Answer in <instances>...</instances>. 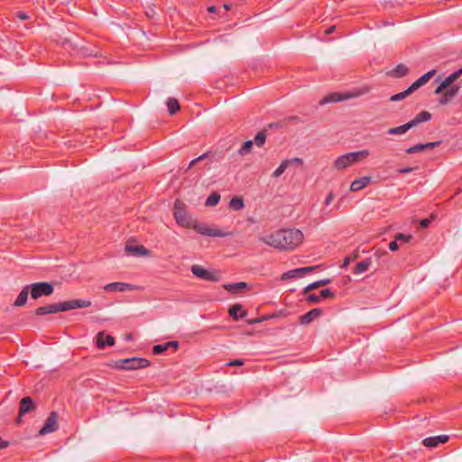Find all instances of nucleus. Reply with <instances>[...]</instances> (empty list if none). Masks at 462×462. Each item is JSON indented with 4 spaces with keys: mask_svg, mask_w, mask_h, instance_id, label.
Wrapping results in <instances>:
<instances>
[{
    "mask_svg": "<svg viewBox=\"0 0 462 462\" xmlns=\"http://www.w3.org/2000/svg\"><path fill=\"white\" fill-rule=\"evenodd\" d=\"M284 161L289 162V167L293 163H296L299 165H301L303 163V160L300 158H292V159H288V160H284Z\"/></svg>",
    "mask_w": 462,
    "mask_h": 462,
    "instance_id": "nucleus-44",
    "label": "nucleus"
},
{
    "mask_svg": "<svg viewBox=\"0 0 462 462\" xmlns=\"http://www.w3.org/2000/svg\"><path fill=\"white\" fill-rule=\"evenodd\" d=\"M354 97H355V95H352L349 93L334 92V93H330L328 96H326L325 97H323L319 103L321 105L328 104V103H336V102H340V101L350 99Z\"/></svg>",
    "mask_w": 462,
    "mask_h": 462,
    "instance_id": "nucleus-9",
    "label": "nucleus"
},
{
    "mask_svg": "<svg viewBox=\"0 0 462 462\" xmlns=\"http://www.w3.org/2000/svg\"><path fill=\"white\" fill-rule=\"evenodd\" d=\"M29 285L23 288L14 303V306L21 307L26 303L29 295Z\"/></svg>",
    "mask_w": 462,
    "mask_h": 462,
    "instance_id": "nucleus-24",
    "label": "nucleus"
},
{
    "mask_svg": "<svg viewBox=\"0 0 462 462\" xmlns=\"http://www.w3.org/2000/svg\"><path fill=\"white\" fill-rule=\"evenodd\" d=\"M349 263H350V258L346 257V258L344 260V264H343V265H344V266H346V265H348V264H349Z\"/></svg>",
    "mask_w": 462,
    "mask_h": 462,
    "instance_id": "nucleus-55",
    "label": "nucleus"
},
{
    "mask_svg": "<svg viewBox=\"0 0 462 462\" xmlns=\"http://www.w3.org/2000/svg\"><path fill=\"white\" fill-rule=\"evenodd\" d=\"M178 346L179 343L177 341H169L164 344L155 345L152 347V352L155 355H161L164 353L166 350H168L170 347L176 349Z\"/></svg>",
    "mask_w": 462,
    "mask_h": 462,
    "instance_id": "nucleus-22",
    "label": "nucleus"
},
{
    "mask_svg": "<svg viewBox=\"0 0 462 462\" xmlns=\"http://www.w3.org/2000/svg\"><path fill=\"white\" fill-rule=\"evenodd\" d=\"M332 200H333V194H332V193H329V194L327 196L326 199H325V204H326L327 206H328V205L331 203V201H332Z\"/></svg>",
    "mask_w": 462,
    "mask_h": 462,
    "instance_id": "nucleus-50",
    "label": "nucleus"
},
{
    "mask_svg": "<svg viewBox=\"0 0 462 462\" xmlns=\"http://www.w3.org/2000/svg\"><path fill=\"white\" fill-rule=\"evenodd\" d=\"M448 439L447 435H439L435 437H429L423 439V444L426 447L433 448L437 447L439 444L445 443Z\"/></svg>",
    "mask_w": 462,
    "mask_h": 462,
    "instance_id": "nucleus-19",
    "label": "nucleus"
},
{
    "mask_svg": "<svg viewBox=\"0 0 462 462\" xmlns=\"http://www.w3.org/2000/svg\"><path fill=\"white\" fill-rule=\"evenodd\" d=\"M252 147H253V141H251V140L246 141L242 145V147L239 149L238 153L240 155H245V154L248 153L251 151Z\"/></svg>",
    "mask_w": 462,
    "mask_h": 462,
    "instance_id": "nucleus-37",
    "label": "nucleus"
},
{
    "mask_svg": "<svg viewBox=\"0 0 462 462\" xmlns=\"http://www.w3.org/2000/svg\"><path fill=\"white\" fill-rule=\"evenodd\" d=\"M226 291L231 293H236L242 289L247 288V283L244 282H236V283H226L223 286Z\"/></svg>",
    "mask_w": 462,
    "mask_h": 462,
    "instance_id": "nucleus-27",
    "label": "nucleus"
},
{
    "mask_svg": "<svg viewBox=\"0 0 462 462\" xmlns=\"http://www.w3.org/2000/svg\"><path fill=\"white\" fill-rule=\"evenodd\" d=\"M150 362L147 359L140 357H132L119 360L117 367L124 370H135L147 367Z\"/></svg>",
    "mask_w": 462,
    "mask_h": 462,
    "instance_id": "nucleus-4",
    "label": "nucleus"
},
{
    "mask_svg": "<svg viewBox=\"0 0 462 462\" xmlns=\"http://www.w3.org/2000/svg\"><path fill=\"white\" fill-rule=\"evenodd\" d=\"M398 248H399V245H398V242L396 240L390 242L389 249L391 251H396Z\"/></svg>",
    "mask_w": 462,
    "mask_h": 462,
    "instance_id": "nucleus-47",
    "label": "nucleus"
},
{
    "mask_svg": "<svg viewBox=\"0 0 462 462\" xmlns=\"http://www.w3.org/2000/svg\"><path fill=\"white\" fill-rule=\"evenodd\" d=\"M436 69H431L428 71L411 85V88L417 90L420 87L426 85L430 81V79L436 74Z\"/></svg>",
    "mask_w": 462,
    "mask_h": 462,
    "instance_id": "nucleus-18",
    "label": "nucleus"
},
{
    "mask_svg": "<svg viewBox=\"0 0 462 462\" xmlns=\"http://www.w3.org/2000/svg\"><path fill=\"white\" fill-rule=\"evenodd\" d=\"M219 200L220 195L218 193L214 192L208 197L205 205L208 207H214L219 202Z\"/></svg>",
    "mask_w": 462,
    "mask_h": 462,
    "instance_id": "nucleus-35",
    "label": "nucleus"
},
{
    "mask_svg": "<svg viewBox=\"0 0 462 462\" xmlns=\"http://www.w3.org/2000/svg\"><path fill=\"white\" fill-rule=\"evenodd\" d=\"M414 91L415 90L413 88H411V86H410L406 90L400 92L398 94L393 95L390 97V101L397 102V101L402 100Z\"/></svg>",
    "mask_w": 462,
    "mask_h": 462,
    "instance_id": "nucleus-31",
    "label": "nucleus"
},
{
    "mask_svg": "<svg viewBox=\"0 0 462 462\" xmlns=\"http://www.w3.org/2000/svg\"><path fill=\"white\" fill-rule=\"evenodd\" d=\"M57 429V415L55 412H51L45 420L43 427L40 430L39 434L46 435L54 432Z\"/></svg>",
    "mask_w": 462,
    "mask_h": 462,
    "instance_id": "nucleus-11",
    "label": "nucleus"
},
{
    "mask_svg": "<svg viewBox=\"0 0 462 462\" xmlns=\"http://www.w3.org/2000/svg\"><path fill=\"white\" fill-rule=\"evenodd\" d=\"M115 339L112 336L106 335L104 331L97 335V346L100 349H104L106 346H114Z\"/></svg>",
    "mask_w": 462,
    "mask_h": 462,
    "instance_id": "nucleus-15",
    "label": "nucleus"
},
{
    "mask_svg": "<svg viewBox=\"0 0 462 462\" xmlns=\"http://www.w3.org/2000/svg\"><path fill=\"white\" fill-rule=\"evenodd\" d=\"M138 286H135L134 284L126 283V282H111L106 284L104 287V290L106 291H134L137 290Z\"/></svg>",
    "mask_w": 462,
    "mask_h": 462,
    "instance_id": "nucleus-10",
    "label": "nucleus"
},
{
    "mask_svg": "<svg viewBox=\"0 0 462 462\" xmlns=\"http://www.w3.org/2000/svg\"><path fill=\"white\" fill-rule=\"evenodd\" d=\"M198 162L194 160H192L189 164L188 165V168H187V171L191 169Z\"/></svg>",
    "mask_w": 462,
    "mask_h": 462,
    "instance_id": "nucleus-52",
    "label": "nucleus"
},
{
    "mask_svg": "<svg viewBox=\"0 0 462 462\" xmlns=\"http://www.w3.org/2000/svg\"><path fill=\"white\" fill-rule=\"evenodd\" d=\"M461 69H462V68H461Z\"/></svg>",
    "mask_w": 462,
    "mask_h": 462,
    "instance_id": "nucleus-57",
    "label": "nucleus"
},
{
    "mask_svg": "<svg viewBox=\"0 0 462 462\" xmlns=\"http://www.w3.org/2000/svg\"><path fill=\"white\" fill-rule=\"evenodd\" d=\"M168 111L171 115L175 114L180 109V105L177 99L169 97L166 102Z\"/></svg>",
    "mask_w": 462,
    "mask_h": 462,
    "instance_id": "nucleus-32",
    "label": "nucleus"
},
{
    "mask_svg": "<svg viewBox=\"0 0 462 462\" xmlns=\"http://www.w3.org/2000/svg\"><path fill=\"white\" fill-rule=\"evenodd\" d=\"M190 271L196 277L204 281L217 282L220 280V274L217 272L207 270L199 264L192 265Z\"/></svg>",
    "mask_w": 462,
    "mask_h": 462,
    "instance_id": "nucleus-5",
    "label": "nucleus"
},
{
    "mask_svg": "<svg viewBox=\"0 0 462 462\" xmlns=\"http://www.w3.org/2000/svg\"><path fill=\"white\" fill-rule=\"evenodd\" d=\"M306 300L309 303H317L319 301L320 296L316 294H310Z\"/></svg>",
    "mask_w": 462,
    "mask_h": 462,
    "instance_id": "nucleus-42",
    "label": "nucleus"
},
{
    "mask_svg": "<svg viewBox=\"0 0 462 462\" xmlns=\"http://www.w3.org/2000/svg\"><path fill=\"white\" fill-rule=\"evenodd\" d=\"M423 151H425L424 147H423V143H418L416 145H413V146L408 148L406 150V152L411 154V153L420 152Z\"/></svg>",
    "mask_w": 462,
    "mask_h": 462,
    "instance_id": "nucleus-39",
    "label": "nucleus"
},
{
    "mask_svg": "<svg viewBox=\"0 0 462 462\" xmlns=\"http://www.w3.org/2000/svg\"><path fill=\"white\" fill-rule=\"evenodd\" d=\"M370 265H371V260L370 259H366V260L358 262L356 264V267H355V270H354V273L355 274L364 273L365 272H366L368 270V267Z\"/></svg>",
    "mask_w": 462,
    "mask_h": 462,
    "instance_id": "nucleus-30",
    "label": "nucleus"
},
{
    "mask_svg": "<svg viewBox=\"0 0 462 462\" xmlns=\"http://www.w3.org/2000/svg\"><path fill=\"white\" fill-rule=\"evenodd\" d=\"M243 365H244V361L242 359H236V360L230 361L226 364V365H228V366Z\"/></svg>",
    "mask_w": 462,
    "mask_h": 462,
    "instance_id": "nucleus-46",
    "label": "nucleus"
},
{
    "mask_svg": "<svg viewBox=\"0 0 462 462\" xmlns=\"http://www.w3.org/2000/svg\"><path fill=\"white\" fill-rule=\"evenodd\" d=\"M431 115L430 113L427 111H423L419 113L412 120H411L409 123L411 125V128L418 125L419 124L422 122H427L430 120Z\"/></svg>",
    "mask_w": 462,
    "mask_h": 462,
    "instance_id": "nucleus-23",
    "label": "nucleus"
},
{
    "mask_svg": "<svg viewBox=\"0 0 462 462\" xmlns=\"http://www.w3.org/2000/svg\"><path fill=\"white\" fill-rule=\"evenodd\" d=\"M459 88L460 87L457 85L446 88L443 95L439 99V103L440 105L448 104L454 97L457 95Z\"/></svg>",
    "mask_w": 462,
    "mask_h": 462,
    "instance_id": "nucleus-14",
    "label": "nucleus"
},
{
    "mask_svg": "<svg viewBox=\"0 0 462 462\" xmlns=\"http://www.w3.org/2000/svg\"><path fill=\"white\" fill-rule=\"evenodd\" d=\"M430 219H428V218H424V219H422V220L420 221V226H421L422 227H427V226L430 225Z\"/></svg>",
    "mask_w": 462,
    "mask_h": 462,
    "instance_id": "nucleus-51",
    "label": "nucleus"
},
{
    "mask_svg": "<svg viewBox=\"0 0 462 462\" xmlns=\"http://www.w3.org/2000/svg\"><path fill=\"white\" fill-rule=\"evenodd\" d=\"M411 236H406L404 234L399 233L396 235L394 240H396L397 242H401V243H407L411 240Z\"/></svg>",
    "mask_w": 462,
    "mask_h": 462,
    "instance_id": "nucleus-40",
    "label": "nucleus"
},
{
    "mask_svg": "<svg viewBox=\"0 0 462 462\" xmlns=\"http://www.w3.org/2000/svg\"><path fill=\"white\" fill-rule=\"evenodd\" d=\"M60 310L67 311V310H75V309L88 308V307L91 306L92 303L89 300L77 299V300H71L60 302Z\"/></svg>",
    "mask_w": 462,
    "mask_h": 462,
    "instance_id": "nucleus-8",
    "label": "nucleus"
},
{
    "mask_svg": "<svg viewBox=\"0 0 462 462\" xmlns=\"http://www.w3.org/2000/svg\"><path fill=\"white\" fill-rule=\"evenodd\" d=\"M409 73V68L401 63L397 65L394 69L389 71L387 74L393 78L400 79L405 77Z\"/></svg>",
    "mask_w": 462,
    "mask_h": 462,
    "instance_id": "nucleus-21",
    "label": "nucleus"
},
{
    "mask_svg": "<svg viewBox=\"0 0 462 462\" xmlns=\"http://www.w3.org/2000/svg\"><path fill=\"white\" fill-rule=\"evenodd\" d=\"M265 140L266 136L263 132L258 133L254 137V143L259 147H261L265 143Z\"/></svg>",
    "mask_w": 462,
    "mask_h": 462,
    "instance_id": "nucleus-38",
    "label": "nucleus"
},
{
    "mask_svg": "<svg viewBox=\"0 0 462 462\" xmlns=\"http://www.w3.org/2000/svg\"><path fill=\"white\" fill-rule=\"evenodd\" d=\"M410 129H411V125L408 122L400 126L389 128L386 133H387V134H390V135L404 134Z\"/></svg>",
    "mask_w": 462,
    "mask_h": 462,
    "instance_id": "nucleus-25",
    "label": "nucleus"
},
{
    "mask_svg": "<svg viewBox=\"0 0 462 462\" xmlns=\"http://www.w3.org/2000/svg\"><path fill=\"white\" fill-rule=\"evenodd\" d=\"M371 182L370 177H361L359 179L355 180L352 181L350 185V190L351 191H358L364 188H365L369 183Z\"/></svg>",
    "mask_w": 462,
    "mask_h": 462,
    "instance_id": "nucleus-20",
    "label": "nucleus"
},
{
    "mask_svg": "<svg viewBox=\"0 0 462 462\" xmlns=\"http://www.w3.org/2000/svg\"><path fill=\"white\" fill-rule=\"evenodd\" d=\"M315 269H317V266H308V267H302V268H297L294 270H291L282 275V279H288V278H300L303 276L304 274L310 273L313 272Z\"/></svg>",
    "mask_w": 462,
    "mask_h": 462,
    "instance_id": "nucleus-12",
    "label": "nucleus"
},
{
    "mask_svg": "<svg viewBox=\"0 0 462 462\" xmlns=\"http://www.w3.org/2000/svg\"><path fill=\"white\" fill-rule=\"evenodd\" d=\"M216 10H217V9H216V7H215V6H213V5H212V6H209V7L208 8V11L209 13H216Z\"/></svg>",
    "mask_w": 462,
    "mask_h": 462,
    "instance_id": "nucleus-54",
    "label": "nucleus"
},
{
    "mask_svg": "<svg viewBox=\"0 0 462 462\" xmlns=\"http://www.w3.org/2000/svg\"><path fill=\"white\" fill-rule=\"evenodd\" d=\"M207 157V153H203L200 156L195 158V161L199 162Z\"/></svg>",
    "mask_w": 462,
    "mask_h": 462,
    "instance_id": "nucleus-53",
    "label": "nucleus"
},
{
    "mask_svg": "<svg viewBox=\"0 0 462 462\" xmlns=\"http://www.w3.org/2000/svg\"><path fill=\"white\" fill-rule=\"evenodd\" d=\"M462 74V69H459L456 71H454L453 73H451L450 75H448L444 80H442V83L447 87V88H450L452 87V84L461 76Z\"/></svg>",
    "mask_w": 462,
    "mask_h": 462,
    "instance_id": "nucleus-29",
    "label": "nucleus"
},
{
    "mask_svg": "<svg viewBox=\"0 0 462 462\" xmlns=\"http://www.w3.org/2000/svg\"><path fill=\"white\" fill-rule=\"evenodd\" d=\"M303 238V233L296 228L279 229L259 236L262 243L281 251L295 249L302 243Z\"/></svg>",
    "mask_w": 462,
    "mask_h": 462,
    "instance_id": "nucleus-1",
    "label": "nucleus"
},
{
    "mask_svg": "<svg viewBox=\"0 0 462 462\" xmlns=\"http://www.w3.org/2000/svg\"><path fill=\"white\" fill-rule=\"evenodd\" d=\"M368 155L369 152L367 150L345 153L335 161L334 165L337 170H343L357 162L360 158H365Z\"/></svg>",
    "mask_w": 462,
    "mask_h": 462,
    "instance_id": "nucleus-2",
    "label": "nucleus"
},
{
    "mask_svg": "<svg viewBox=\"0 0 462 462\" xmlns=\"http://www.w3.org/2000/svg\"><path fill=\"white\" fill-rule=\"evenodd\" d=\"M29 286L32 299H38L42 296H49L53 292V286L49 282H36Z\"/></svg>",
    "mask_w": 462,
    "mask_h": 462,
    "instance_id": "nucleus-6",
    "label": "nucleus"
},
{
    "mask_svg": "<svg viewBox=\"0 0 462 462\" xmlns=\"http://www.w3.org/2000/svg\"><path fill=\"white\" fill-rule=\"evenodd\" d=\"M331 280L330 279H323V280H319L318 282H312L310 284H309L305 289H304V293L311 291V290H314V289H317L319 287H321V286H324V285H327L328 283H330Z\"/></svg>",
    "mask_w": 462,
    "mask_h": 462,
    "instance_id": "nucleus-34",
    "label": "nucleus"
},
{
    "mask_svg": "<svg viewBox=\"0 0 462 462\" xmlns=\"http://www.w3.org/2000/svg\"><path fill=\"white\" fill-rule=\"evenodd\" d=\"M289 168V162L283 161L279 167L273 171V177L279 178Z\"/></svg>",
    "mask_w": 462,
    "mask_h": 462,
    "instance_id": "nucleus-36",
    "label": "nucleus"
},
{
    "mask_svg": "<svg viewBox=\"0 0 462 462\" xmlns=\"http://www.w3.org/2000/svg\"><path fill=\"white\" fill-rule=\"evenodd\" d=\"M176 222L182 226H189L190 219L180 201H176L173 208Z\"/></svg>",
    "mask_w": 462,
    "mask_h": 462,
    "instance_id": "nucleus-7",
    "label": "nucleus"
},
{
    "mask_svg": "<svg viewBox=\"0 0 462 462\" xmlns=\"http://www.w3.org/2000/svg\"><path fill=\"white\" fill-rule=\"evenodd\" d=\"M334 291H331L330 289H324L320 291V298H328V297H333L334 296Z\"/></svg>",
    "mask_w": 462,
    "mask_h": 462,
    "instance_id": "nucleus-41",
    "label": "nucleus"
},
{
    "mask_svg": "<svg viewBox=\"0 0 462 462\" xmlns=\"http://www.w3.org/2000/svg\"><path fill=\"white\" fill-rule=\"evenodd\" d=\"M35 407L32 400L31 397H24L21 400L20 402V409H19V416L17 419V423H20L22 421V417L33 410Z\"/></svg>",
    "mask_w": 462,
    "mask_h": 462,
    "instance_id": "nucleus-13",
    "label": "nucleus"
},
{
    "mask_svg": "<svg viewBox=\"0 0 462 462\" xmlns=\"http://www.w3.org/2000/svg\"><path fill=\"white\" fill-rule=\"evenodd\" d=\"M17 17L21 20H26L29 18L28 14L24 12H18L17 13Z\"/></svg>",
    "mask_w": 462,
    "mask_h": 462,
    "instance_id": "nucleus-49",
    "label": "nucleus"
},
{
    "mask_svg": "<svg viewBox=\"0 0 462 462\" xmlns=\"http://www.w3.org/2000/svg\"><path fill=\"white\" fill-rule=\"evenodd\" d=\"M229 315L236 320H238L239 319L245 317V312L243 310L242 306L239 304L233 305L230 307Z\"/></svg>",
    "mask_w": 462,
    "mask_h": 462,
    "instance_id": "nucleus-26",
    "label": "nucleus"
},
{
    "mask_svg": "<svg viewBox=\"0 0 462 462\" xmlns=\"http://www.w3.org/2000/svg\"><path fill=\"white\" fill-rule=\"evenodd\" d=\"M126 251L134 255H148V250L143 245H135L131 246L127 245L125 247Z\"/></svg>",
    "mask_w": 462,
    "mask_h": 462,
    "instance_id": "nucleus-28",
    "label": "nucleus"
},
{
    "mask_svg": "<svg viewBox=\"0 0 462 462\" xmlns=\"http://www.w3.org/2000/svg\"><path fill=\"white\" fill-rule=\"evenodd\" d=\"M446 88H448L441 81L439 86L435 89V94H437V95L441 94V93L443 94Z\"/></svg>",
    "mask_w": 462,
    "mask_h": 462,
    "instance_id": "nucleus-45",
    "label": "nucleus"
},
{
    "mask_svg": "<svg viewBox=\"0 0 462 462\" xmlns=\"http://www.w3.org/2000/svg\"><path fill=\"white\" fill-rule=\"evenodd\" d=\"M194 230L200 235L212 237H225L231 236L230 232H224L217 227L208 226L205 223H198L193 226Z\"/></svg>",
    "mask_w": 462,
    "mask_h": 462,
    "instance_id": "nucleus-3",
    "label": "nucleus"
},
{
    "mask_svg": "<svg viewBox=\"0 0 462 462\" xmlns=\"http://www.w3.org/2000/svg\"><path fill=\"white\" fill-rule=\"evenodd\" d=\"M60 304L59 303H53L42 307H39L35 310V314L38 316H43L46 314H53L57 312H60Z\"/></svg>",
    "mask_w": 462,
    "mask_h": 462,
    "instance_id": "nucleus-16",
    "label": "nucleus"
},
{
    "mask_svg": "<svg viewBox=\"0 0 462 462\" xmlns=\"http://www.w3.org/2000/svg\"><path fill=\"white\" fill-rule=\"evenodd\" d=\"M335 30V26H331L327 30V33H331Z\"/></svg>",
    "mask_w": 462,
    "mask_h": 462,
    "instance_id": "nucleus-56",
    "label": "nucleus"
},
{
    "mask_svg": "<svg viewBox=\"0 0 462 462\" xmlns=\"http://www.w3.org/2000/svg\"><path fill=\"white\" fill-rule=\"evenodd\" d=\"M440 143H441L440 141H438V142H430V143H423L424 150L435 148V147L439 146L440 144Z\"/></svg>",
    "mask_w": 462,
    "mask_h": 462,
    "instance_id": "nucleus-43",
    "label": "nucleus"
},
{
    "mask_svg": "<svg viewBox=\"0 0 462 462\" xmlns=\"http://www.w3.org/2000/svg\"><path fill=\"white\" fill-rule=\"evenodd\" d=\"M412 171H413V168H411V167H406V168L399 169V170H398V172H399V173H401V174H404V173L411 172Z\"/></svg>",
    "mask_w": 462,
    "mask_h": 462,
    "instance_id": "nucleus-48",
    "label": "nucleus"
},
{
    "mask_svg": "<svg viewBox=\"0 0 462 462\" xmlns=\"http://www.w3.org/2000/svg\"><path fill=\"white\" fill-rule=\"evenodd\" d=\"M229 207L236 211L241 210L245 207L243 199L239 197H235L231 199V200L229 201Z\"/></svg>",
    "mask_w": 462,
    "mask_h": 462,
    "instance_id": "nucleus-33",
    "label": "nucleus"
},
{
    "mask_svg": "<svg viewBox=\"0 0 462 462\" xmlns=\"http://www.w3.org/2000/svg\"><path fill=\"white\" fill-rule=\"evenodd\" d=\"M321 313H322L321 309L316 308V309L310 310L309 312H307L306 314H304L300 317V324H302V325L310 324V322H312L313 320L318 319L321 315Z\"/></svg>",
    "mask_w": 462,
    "mask_h": 462,
    "instance_id": "nucleus-17",
    "label": "nucleus"
}]
</instances>
